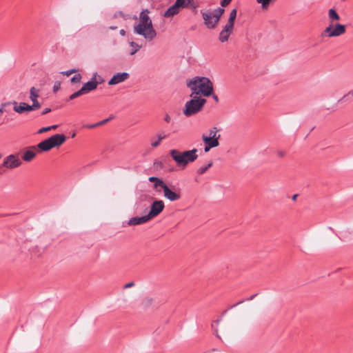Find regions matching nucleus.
Segmentation results:
<instances>
[{
    "mask_svg": "<svg viewBox=\"0 0 353 353\" xmlns=\"http://www.w3.org/2000/svg\"><path fill=\"white\" fill-rule=\"evenodd\" d=\"M186 85L192 91L190 97L201 94L204 97H209L213 92V84L207 77H195L186 82Z\"/></svg>",
    "mask_w": 353,
    "mask_h": 353,
    "instance_id": "obj_1",
    "label": "nucleus"
},
{
    "mask_svg": "<svg viewBox=\"0 0 353 353\" xmlns=\"http://www.w3.org/2000/svg\"><path fill=\"white\" fill-rule=\"evenodd\" d=\"M148 10H143L139 16V22L134 26V32L141 35L148 41H152L157 36L152 22L148 16Z\"/></svg>",
    "mask_w": 353,
    "mask_h": 353,
    "instance_id": "obj_2",
    "label": "nucleus"
},
{
    "mask_svg": "<svg viewBox=\"0 0 353 353\" xmlns=\"http://www.w3.org/2000/svg\"><path fill=\"white\" fill-rule=\"evenodd\" d=\"M197 149L180 152L176 149L170 151V155L176 163L177 165L185 168L189 163L194 162L197 158Z\"/></svg>",
    "mask_w": 353,
    "mask_h": 353,
    "instance_id": "obj_3",
    "label": "nucleus"
},
{
    "mask_svg": "<svg viewBox=\"0 0 353 353\" xmlns=\"http://www.w3.org/2000/svg\"><path fill=\"white\" fill-rule=\"evenodd\" d=\"M192 99L188 101L183 110V114L187 117H191L201 111L206 103V99L198 96H194Z\"/></svg>",
    "mask_w": 353,
    "mask_h": 353,
    "instance_id": "obj_4",
    "label": "nucleus"
},
{
    "mask_svg": "<svg viewBox=\"0 0 353 353\" xmlns=\"http://www.w3.org/2000/svg\"><path fill=\"white\" fill-rule=\"evenodd\" d=\"M225 10L223 8H217L213 11H201L205 26L208 29H214L216 27Z\"/></svg>",
    "mask_w": 353,
    "mask_h": 353,
    "instance_id": "obj_5",
    "label": "nucleus"
},
{
    "mask_svg": "<svg viewBox=\"0 0 353 353\" xmlns=\"http://www.w3.org/2000/svg\"><path fill=\"white\" fill-rule=\"evenodd\" d=\"M22 164L21 160L19 157L18 154H12L6 157L3 159V162L2 164L3 167H5L8 169H14L19 168Z\"/></svg>",
    "mask_w": 353,
    "mask_h": 353,
    "instance_id": "obj_6",
    "label": "nucleus"
},
{
    "mask_svg": "<svg viewBox=\"0 0 353 353\" xmlns=\"http://www.w3.org/2000/svg\"><path fill=\"white\" fill-rule=\"evenodd\" d=\"M345 26L341 23H336L332 27V25H330L323 31V33L325 34L329 37H335L342 35L345 32Z\"/></svg>",
    "mask_w": 353,
    "mask_h": 353,
    "instance_id": "obj_7",
    "label": "nucleus"
},
{
    "mask_svg": "<svg viewBox=\"0 0 353 353\" xmlns=\"http://www.w3.org/2000/svg\"><path fill=\"white\" fill-rule=\"evenodd\" d=\"M13 105V110L15 112L18 114H23L25 112L32 111V108L30 107V105L25 102L17 103L15 101H9L7 103H3L1 105L6 106L8 105Z\"/></svg>",
    "mask_w": 353,
    "mask_h": 353,
    "instance_id": "obj_8",
    "label": "nucleus"
},
{
    "mask_svg": "<svg viewBox=\"0 0 353 353\" xmlns=\"http://www.w3.org/2000/svg\"><path fill=\"white\" fill-rule=\"evenodd\" d=\"M165 204L162 200L154 201L150 208V210L148 214V218L152 219L158 216L164 209Z\"/></svg>",
    "mask_w": 353,
    "mask_h": 353,
    "instance_id": "obj_9",
    "label": "nucleus"
},
{
    "mask_svg": "<svg viewBox=\"0 0 353 353\" xmlns=\"http://www.w3.org/2000/svg\"><path fill=\"white\" fill-rule=\"evenodd\" d=\"M130 78V74L126 72H117L109 80L108 85H114L124 82Z\"/></svg>",
    "mask_w": 353,
    "mask_h": 353,
    "instance_id": "obj_10",
    "label": "nucleus"
},
{
    "mask_svg": "<svg viewBox=\"0 0 353 353\" xmlns=\"http://www.w3.org/2000/svg\"><path fill=\"white\" fill-rule=\"evenodd\" d=\"M233 30H234V26L226 23L223 26L222 30L219 33V40L221 43H225V42L228 41Z\"/></svg>",
    "mask_w": 353,
    "mask_h": 353,
    "instance_id": "obj_11",
    "label": "nucleus"
},
{
    "mask_svg": "<svg viewBox=\"0 0 353 353\" xmlns=\"http://www.w3.org/2000/svg\"><path fill=\"white\" fill-rule=\"evenodd\" d=\"M39 90L34 87H32L30 90V99L32 101V104L30 105V107L33 110H37L41 106V103L38 101L39 97Z\"/></svg>",
    "mask_w": 353,
    "mask_h": 353,
    "instance_id": "obj_12",
    "label": "nucleus"
},
{
    "mask_svg": "<svg viewBox=\"0 0 353 353\" xmlns=\"http://www.w3.org/2000/svg\"><path fill=\"white\" fill-rule=\"evenodd\" d=\"M150 182L153 183V190L157 192H161L164 190L168 185L161 179L156 176H150L148 179Z\"/></svg>",
    "mask_w": 353,
    "mask_h": 353,
    "instance_id": "obj_13",
    "label": "nucleus"
},
{
    "mask_svg": "<svg viewBox=\"0 0 353 353\" xmlns=\"http://www.w3.org/2000/svg\"><path fill=\"white\" fill-rule=\"evenodd\" d=\"M164 197L170 201H176L181 199L180 191H174L168 185L163 190Z\"/></svg>",
    "mask_w": 353,
    "mask_h": 353,
    "instance_id": "obj_14",
    "label": "nucleus"
},
{
    "mask_svg": "<svg viewBox=\"0 0 353 353\" xmlns=\"http://www.w3.org/2000/svg\"><path fill=\"white\" fill-rule=\"evenodd\" d=\"M52 148L62 145L66 140V137L63 134H56L48 138Z\"/></svg>",
    "mask_w": 353,
    "mask_h": 353,
    "instance_id": "obj_15",
    "label": "nucleus"
},
{
    "mask_svg": "<svg viewBox=\"0 0 353 353\" xmlns=\"http://www.w3.org/2000/svg\"><path fill=\"white\" fill-rule=\"evenodd\" d=\"M37 147L31 146L29 147L23 154L22 159L24 161H31L36 156Z\"/></svg>",
    "mask_w": 353,
    "mask_h": 353,
    "instance_id": "obj_16",
    "label": "nucleus"
},
{
    "mask_svg": "<svg viewBox=\"0 0 353 353\" xmlns=\"http://www.w3.org/2000/svg\"><path fill=\"white\" fill-rule=\"evenodd\" d=\"M220 138V134H218L216 138L208 137L205 134L202 135V140L205 145H209L210 148H215L219 145V139Z\"/></svg>",
    "mask_w": 353,
    "mask_h": 353,
    "instance_id": "obj_17",
    "label": "nucleus"
},
{
    "mask_svg": "<svg viewBox=\"0 0 353 353\" xmlns=\"http://www.w3.org/2000/svg\"><path fill=\"white\" fill-rule=\"evenodd\" d=\"M181 8L179 6L176 1L170 6L164 13L163 16L165 17H171L176 14H177Z\"/></svg>",
    "mask_w": 353,
    "mask_h": 353,
    "instance_id": "obj_18",
    "label": "nucleus"
},
{
    "mask_svg": "<svg viewBox=\"0 0 353 353\" xmlns=\"http://www.w3.org/2000/svg\"><path fill=\"white\" fill-rule=\"evenodd\" d=\"M156 136L157 139L156 141H152L151 143V146L152 148L158 147L162 140L165 139L169 137V134H167L164 130H160L157 132Z\"/></svg>",
    "mask_w": 353,
    "mask_h": 353,
    "instance_id": "obj_19",
    "label": "nucleus"
},
{
    "mask_svg": "<svg viewBox=\"0 0 353 353\" xmlns=\"http://www.w3.org/2000/svg\"><path fill=\"white\" fill-rule=\"evenodd\" d=\"M150 218H148V214L141 216V217H132L128 221L129 225H141L144 223H146L148 221Z\"/></svg>",
    "mask_w": 353,
    "mask_h": 353,
    "instance_id": "obj_20",
    "label": "nucleus"
},
{
    "mask_svg": "<svg viewBox=\"0 0 353 353\" xmlns=\"http://www.w3.org/2000/svg\"><path fill=\"white\" fill-rule=\"evenodd\" d=\"M36 147L41 151L44 152L49 151L50 150L53 148L49 139L42 141Z\"/></svg>",
    "mask_w": 353,
    "mask_h": 353,
    "instance_id": "obj_21",
    "label": "nucleus"
},
{
    "mask_svg": "<svg viewBox=\"0 0 353 353\" xmlns=\"http://www.w3.org/2000/svg\"><path fill=\"white\" fill-rule=\"evenodd\" d=\"M97 88V83L94 81H89L84 83L81 89L85 94L95 90Z\"/></svg>",
    "mask_w": 353,
    "mask_h": 353,
    "instance_id": "obj_22",
    "label": "nucleus"
},
{
    "mask_svg": "<svg viewBox=\"0 0 353 353\" xmlns=\"http://www.w3.org/2000/svg\"><path fill=\"white\" fill-rule=\"evenodd\" d=\"M328 17L331 21H339L340 19L339 14L333 8H331L328 10Z\"/></svg>",
    "mask_w": 353,
    "mask_h": 353,
    "instance_id": "obj_23",
    "label": "nucleus"
},
{
    "mask_svg": "<svg viewBox=\"0 0 353 353\" xmlns=\"http://www.w3.org/2000/svg\"><path fill=\"white\" fill-rule=\"evenodd\" d=\"M130 46L132 48L131 52H130V55H134L137 53L138 50H139L141 48V46L139 45L134 41H130L129 42Z\"/></svg>",
    "mask_w": 353,
    "mask_h": 353,
    "instance_id": "obj_24",
    "label": "nucleus"
},
{
    "mask_svg": "<svg viewBox=\"0 0 353 353\" xmlns=\"http://www.w3.org/2000/svg\"><path fill=\"white\" fill-rule=\"evenodd\" d=\"M236 13H237L236 9L234 8L231 10L230 14V17L228 19L227 23L230 24L232 26L234 25V21L236 17Z\"/></svg>",
    "mask_w": 353,
    "mask_h": 353,
    "instance_id": "obj_25",
    "label": "nucleus"
},
{
    "mask_svg": "<svg viewBox=\"0 0 353 353\" xmlns=\"http://www.w3.org/2000/svg\"><path fill=\"white\" fill-rule=\"evenodd\" d=\"M213 163L212 161H210L208 164H207L206 165H203V166H201L200 167L196 172L198 174H203L204 173H205L207 172V170L210 168L212 166Z\"/></svg>",
    "mask_w": 353,
    "mask_h": 353,
    "instance_id": "obj_26",
    "label": "nucleus"
},
{
    "mask_svg": "<svg viewBox=\"0 0 353 353\" xmlns=\"http://www.w3.org/2000/svg\"><path fill=\"white\" fill-rule=\"evenodd\" d=\"M180 8H189V6L192 1V0H176Z\"/></svg>",
    "mask_w": 353,
    "mask_h": 353,
    "instance_id": "obj_27",
    "label": "nucleus"
},
{
    "mask_svg": "<svg viewBox=\"0 0 353 353\" xmlns=\"http://www.w3.org/2000/svg\"><path fill=\"white\" fill-rule=\"evenodd\" d=\"M353 99V92L350 91L346 94H345L339 101V102H343L352 100Z\"/></svg>",
    "mask_w": 353,
    "mask_h": 353,
    "instance_id": "obj_28",
    "label": "nucleus"
},
{
    "mask_svg": "<svg viewBox=\"0 0 353 353\" xmlns=\"http://www.w3.org/2000/svg\"><path fill=\"white\" fill-rule=\"evenodd\" d=\"M199 6V2L197 1L192 0L189 6V8H191L192 10V11L196 13L197 12V8Z\"/></svg>",
    "mask_w": 353,
    "mask_h": 353,
    "instance_id": "obj_29",
    "label": "nucleus"
},
{
    "mask_svg": "<svg viewBox=\"0 0 353 353\" xmlns=\"http://www.w3.org/2000/svg\"><path fill=\"white\" fill-rule=\"evenodd\" d=\"M85 94L84 92L83 91V90L81 88L79 90L74 92L73 94H72L70 96V100H72L77 97H79L80 96H81L82 94Z\"/></svg>",
    "mask_w": 353,
    "mask_h": 353,
    "instance_id": "obj_30",
    "label": "nucleus"
},
{
    "mask_svg": "<svg viewBox=\"0 0 353 353\" xmlns=\"http://www.w3.org/2000/svg\"><path fill=\"white\" fill-rule=\"evenodd\" d=\"M271 0H256V2L261 4L263 9H267Z\"/></svg>",
    "mask_w": 353,
    "mask_h": 353,
    "instance_id": "obj_31",
    "label": "nucleus"
},
{
    "mask_svg": "<svg viewBox=\"0 0 353 353\" xmlns=\"http://www.w3.org/2000/svg\"><path fill=\"white\" fill-rule=\"evenodd\" d=\"M218 130L216 127H213L209 130V137H212V138H216Z\"/></svg>",
    "mask_w": 353,
    "mask_h": 353,
    "instance_id": "obj_32",
    "label": "nucleus"
},
{
    "mask_svg": "<svg viewBox=\"0 0 353 353\" xmlns=\"http://www.w3.org/2000/svg\"><path fill=\"white\" fill-rule=\"evenodd\" d=\"M81 80V75L80 74H75L71 79V82L72 83H79Z\"/></svg>",
    "mask_w": 353,
    "mask_h": 353,
    "instance_id": "obj_33",
    "label": "nucleus"
},
{
    "mask_svg": "<svg viewBox=\"0 0 353 353\" xmlns=\"http://www.w3.org/2000/svg\"><path fill=\"white\" fill-rule=\"evenodd\" d=\"M113 118H114V116H111V117H110L108 119H105L104 120H102V121H101L99 122L96 123L95 125H98V127H99V126H101L102 125H104V124L107 123L109 121L112 120Z\"/></svg>",
    "mask_w": 353,
    "mask_h": 353,
    "instance_id": "obj_34",
    "label": "nucleus"
},
{
    "mask_svg": "<svg viewBox=\"0 0 353 353\" xmlns=\"http://www.w3.org/2000/svg\"><path fill=\"white\" fill-rule=\"evenodd\" d=\"M77 72V70L76 69H71V70H67V71H65V72H61L63 75H65V76H70V74H72V73H74V72Z\"/></svg>",
    "mask_w": 353,
    "mask_h": 353,
    "instance_id": "obj_35",
    "label": "nucleus"
},
{
    "mask_svg": "<svg viewBox=\"0 0 353 353\" xmlns=\"http://www.w3.org/2000/svg\"><path fill=\"white\" fill-rule=\"evenodd\" d=\"M48 131H50V128H48V127H43V128H40L38 130L37 133L38 134H42V133H44V132H48Z\"/></svg>",
    "mask_w": 353,
    "mask_h": 353,
    "instance_id": "obj_36",
    "label": "nucleus"
},
{
    "mask_svg": "<svg viewBox=\"0 0 353 353\" xmlns=\"http://www.w3.org/2000/svg\"><path fill=\"white\" fill-rule=\"evenodd\" d=\"M231 1L232 0H221V6L222 7H225L231 2Z\"/></svg>",
    "mask_w": 353,
    "mask_h": 353,
    "instance_id": "obj_37",
    "label": "nucleus"
},
{
    "mask_svg": "<svg viewBox=\"0 0 353 353\" xmlns=\"http://www.w3.org/2000/svg\"><path fill=\"white\" fill-rule=\"evenodd\" d=\"M163 119L166 123H170L171 121V117L169 114L166 113L164 114Z\"/></svg>",
    "mask_w": 353,
    "mask_h": 353,
    "instance_id": "obj_38",
    "label": "nucleus"
},
{
    "mask_svg": "<svg viewBox=\"0 0 353 353\" xmlns=\"http://www.w3.org/2000/svg\"><path fill=\"white\" fill-rule=\"evenodd\" d=\"M134 285V282H130L127 284H125L124 286H123V288L124 289H126V288H132Z\"/></svg>",
    "mask_w": 353,
    "mask_h": 353,
    "instance_id": "obj_39",
    "label": "nucleus"
},
{
    "mask_svg": "<svg viewBox=\"0 0 353 353\" xmlns=\"http://www.w3.org/2000/svg\"><path fill=\"white\" fill-rule=\"evenodd\" d=\"M99 77V74L97 72H94L92 75V77L91 78L90 81H94V82H97V78Z\"/></svg>",
    "mask_w": 353,
    "mask_h": 353,
    "instance_id": "obj_40",
    "label": "nucleus"
},
{
    "mask_svg": "<svg viewBox=\"0 0 353 353\" xmlns=\"http://www.w3.org/2000/svg\"><path fill=\"white\" fill-rule=\"evenodd\" d=\"M103 82H104L103 78L101 76L99 75V77L97 78V85L99 84H101V83H103Z\"/></svg>",
    "mask_w": 353,
    "mask_h": 353,
    "instance_id": "obj_41",
    "label": "nucleus"
},
{
    "mask_svg": "<svg viewBox=\"0 0 353 353\" xmlns=\"http://www.w3.org/2000/svg\"><path fill=\"white\" fill-rule=\"evenodd\" d=\"M276 154H277V156L281 158L283 157L285 155V152L282 150L277 151Z\"/></svg>",
    "mask_w": 353,
    "mask_h": 353,
    "instance_id": "obj_42",
    "label": "nucleus"
},
{
    "mask_svg": "<svg viewBox=\"0 0 353 353\" xmlns=\"http://www.w3.org/2000/svg\"><path fill=\"white\" fill-rule=\"evenodd\" d=\"M51 111V109L50 108H45L42 112H41V114H46L48 112H50Z\"/></svg>",
    "mask_w": 353,
    "mask_h": 353,
    "instance_id": "obj_43",
    "label": "nucleus"
},
{
    "mask_svg": "<svg viewBox=\"0 0 353 353\" xmlns=\"http://www.w3.org/2000/svg\"><path fill=\"white\" fill-rule=\"evenodd\" d=\"M84 127L88 128H94L98 127V125H95V123H94V124H90V125H86Z\"/></svg>",
    "mask_w": 353,
    "mask_h": 353,
    "instance_id": "obj_44",
    "label": "nucleus"
},
{
    "mask_svg": "<svg viewBox=\"0 0 353 353\" xmlns=\"http://www.w3.org/2000/svg\"><path fill=\"white\" fill-rule=\"evenodd\" d=\"M243 302H244V300L240 301L239 302L236 303V304L232 305V306H230V308H233V307H236V305H238L239 304H241Z\"/></svg>",
    "mask_w": 353,
    "mask_h": 353,
    "instance_id": "obj_45",
    "label": "nucleus"
},
{
    "mask_svg": "<svg viewBox=\"0 0 353 353\" xmlns=\"http://www.w3.org/2000/svg\"><path fill=\"white\" fill-rule=\"evenodd\" d=\"M212 148H210L209 145H205L204 148V151L208 152Z\"/></svg>",
    "mask_w": 353,
    "mask_h": 353,
    "instance_id": "obj_46",
    "label": "nucleus"
},
{
    "mask_svg": "<svg viewBox=\"0 0 353 353\" xmlns=\"http://www.w3.org/2000/svg\"><path fill=\"white\" fill-rule=\"evenodd\" d=\"M48 128H50V130H55L58 128V125H51V126H48Z\"/></svg>",
    "mask_w": 353,
    "mask_h": 353,
    "instance_id": "obj_47",
    "label": "nucleus"
},
{
    "mask_svg": "<svg viewBox=\"0 0 353 353\" xmlns=\"http://www.w3.org/2000/svg\"><path fill=\"white\" fill-rule=\"evenodd\" d=\"M119 33H120V34H121V36H125V30H123V29H121V30H120Z\"/></svg>",
    "mask_w": 353,
    "mask_h": 353,
    "instance_id": "obj_48",
    "label": "nucleus"
},
{
    "mask_svg": "<svg viewBox=\"0 0 353 353\" xmlns=\"http://www.w3.org/2000/svg\"><path fill=\"white\" fill-rule=\"evenodd\" d=\"M212 98L214 99V100L215 101H216V102H218V101H219V98H218V97H217L216 94H213V95H212Z\"/></svg>",
    "mask_w": 353,
    "mask_h": 353,
    "instance_id": "obj_49",
    "label": "nucleus"
},
{
    "mask_svg": "<svg viewBox=\"0 0 353 353\" xmlns=\"http://www.w3.org/2000/svg\"><path fill=\"white\" fill-rule=\"evenodd\" d=\"M256 296V294H253V295H252L250 297L248 298L246 300H247V301H251V300H252V299H253Z\"/></svg>",
    "mask_w": 353,
    "mask_h": 353,
    "instance_id": "obj_50",
    "label": "nucleus"
},
{
    "mask_svg": "<svg viewBox=\"0 0 353 353\" xmlns=\"http://www.w3.org/2000/svg\"><path fill=\"white\" fill-rule=\"evenodd\" d=\"M59 85H55L54 86V88H53V89H54V91L58 90H59Z\"/></svg>",
    "mask_w": 353,
    "mask_h": 353,
    "instance_id": "obj_51",
    "label": "nucleus"
},
{
    "mask_svg": "<svg viewBox=\"0 0 353 353\" xmlns=\"http://www.w3.org/2000/svg\"><path fill=\"white\" fill-rule=\"evenodd\" d=\"M297 196H298L297 194L293 195L292 197V200L295 201L296 199V198H297Z\"/></svg>",
    "mask_w": 353,
    "mask_h": 353,
    "instance_id": "obj_52",
    "label": "nucleus"
},
{
    "mask_svg": "<svg viewBox=\"0 0 353 353\" xmlns=\"http://www.w3.org/2000/svg\"><path fill=\"white\" fill-rule=\"evenodd\" d=\"M3 105L1 108H0V115L3 112Z\"/></svg>",
    "mask_w": 353,
    "mask_h": 353,
    "instance_id": "obj_53",
    "label": "nucleus"
},
{
    "mask_svg": "<svg viewBox=\"0 0 353 353\" xmlns=\"http://www.w3.org/2000/svg\"><path fill=\"white\" fill-rule=\"evenodd\" d=\"M117 26H110V29H111V30H115V29H117Z\"/></svg>",
    "mask_w": 353,
    "mask_h": 353,
    "instance_id": "obj_54",
    "label": "nucleus"
},
{
    "mask_svg": "<svg viewBox=\"0 0 353 353\" xmlns=\"http://www.w3.org/2000/svg\"><path fill=\"white\" fill-rule=\"evenodd\" d=\"M75 136V133H74L72 136V137H74Z\"/></svg>",
    "mask_w": 353,
    "mask_h": 353,
    "instance_id": "obj_55",
    "label": "nucleus"
},
{
    "mask_svg": "<svg viewBox=\"0 0 353 353\" xmlns=\"http://www.w3.org/2000/svg\"><path fill=\"white\" fill-rule=\"evenodd\" d=\"M227 312V310L223 312V314H225Z\"/></svg>",
    "mask_w": 353,
    "mask_h": 353,
    "instance_id": "obj_56",
    "label": "nucleus"
}]
</instances>
